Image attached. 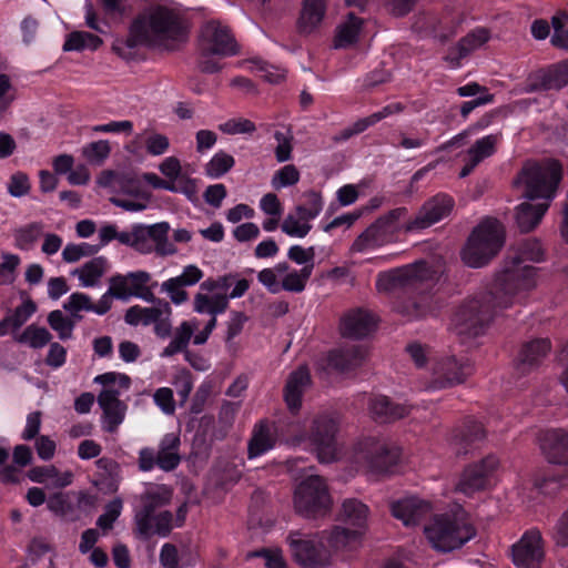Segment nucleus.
<instances>
[{"mask_svg":"<svg viewBox=\"0 0 568 568\" xmlns=\"http://www.w3.org/2000/svg\"><path fill=\"white\" fill-rule=\"evenodd\" d=\"M531 286H484V290L467 298L454 314L453 323L458 335L477 337L484 335L499 312L511 306Z\"/></svg>","mask_w":568,"mask_h":568,"instance_id":"f257e3e1","label":"nucleus"},{"mask_svg":"<svg viewBox=\"0 0 568 568\" xmlns=\"http://www.w3.org/2000/svg\"><path fill=\"white\" fill-rule=\"evenodd\" d=\"M170 230V223L165 221L153 224L135 223L125 231H119L116 225L105 223L99 229L98 236L100 247L116 240L140 254L155 253L158 256L164 257L175 255L179 251L169 239Z\"/></svg>","mask_w":568,"mask_h":568,"instance_id":"f03ea898","label":"nucleus"},{"mask_svg":"<svg viewBox=\"0 0 568 568\" xmlns=\"http://www.w3.org/2000/svg\"><path fill=\"white\" fill-rule=\"evenodd\" d=\"M377 286L378 293L392 304L394 312L408 321L435 315L445 305L448 286Z\"/></svg>","mask_w":568,"mask_h":568,"instance_id":"7ed1b4c3","label":"nucleus"},{"mask_svg":"<svg viewBox=\"0 0 568 568\" xmlns=\"http://www.w3.org/2000/svg\"><path fill=\"white\" fill-rule=\"evenodd\" d=\"M561 178L562 168L558 161H529L514 180V186L524 199L547 202L550 205L556 197Z\"/></svg>","mask_w":568,"mask_h":568,"instance_id":"20e7f679","label":"nucleus"},{"mask_svg":"<svg viewBox=\"0 0 568 568\" xmlns=\"http://www.w3.org/2000/svg\"><path fill=\"white\" fill-rule=\"evenodd\" d=\"M152 43L180 42L186 38L187 28L180 9L168 1L150 3L136 18Z\"/></svg>","mask_w":568,"mask_h":568,"instance_id":"39448f33","label":"nucleus"},{"mask_svg":"<svg viewBox=\"0 0 568 568\" xmlns=\"http://www.w3.org/2000/svg\"><path fill=\"white\" fill-rule=\"evenodd\" d=\"M506 230L494 217L484 219L470 233L462 250L463 262L474 268L487 265L504 247Z\"/></svg>","mask_w":568,"mask_h":568,"instance_id":"423d86ee","label":"nucleus"},{"mask_svg":"<svg viewBox=\"0 0 568 568\" xmlns=\"http://www.w3.org/2000/svg\"><path fill=\"white\" fill-rule=\"evenodd\" d=\"M424 531L432 547L442 552L459 549L476 536L464 514L436 515Z\"/></svg>","mask_w":568,"mask_h":568,"instance_id":"0eeeda50","label":"nucleus"},{"mask_svg":"<svg viewBox=\"0 0 568 568\" xmlns=\"http://www.w3.org/2000/svg\"><path fill=\"white\" fill-rule=\"evenodd\" d=\"M368 507L356 498L345 499L341 516L354 528L335 526L327 535L329 547L335 550L353 548L359 542L367 523Z\"/></svg>","mask_w":568,"mask_h":568,"instance_id":"6e6552de","label":"nucleus"},{"mask_svg":"<svg viewBox=\"0 0 568 568\" xmlns=\"http://www.w3.org/2000/svg\"><path fill=\"white\" fill-rule=\"evenodd\" d=\"M168 497L159 493L146 494L142 499V507L135 514L138 534L148 539L156 534L162 537L169 536L173 525V515L169 510L155 511L168 503Z\"/></svg>","mask_w":568,"mask_h":568,"instance_id":"1a4fd4ad","label":"nucleus"},{"mask_svg":"<svg viewBox=\"0 0 568 568\" xmlns=\"http://www.w3.org/2000/svg\"><path fill=\"white\" fill-rule=\"evenodd\" d=\"M332 499L325 480L313 475L302 480L294 491V507L306 518L324 516L331 508Z\"/></svg>","mask_w":568,"mask_h":568,"instance_id":"9d476101","label":"nucleus"},{"mask_svg":"<svg viewBox=\"0 0 568 568\" xmlns=\"http://www.w3.org/2000/svg\"><path fill=\"white\" fill-rule=\"evenodd\" d=\"M355 457L373 474H386L395 467L400 457L397 446L376 437H365L355 446Z\"/></svg>","mask_w":568,"mask_h":568,"instance_id":"9b49d317","label":"nucleus"},{"mask_svg":"<svg viewBox=\"0 0 568 568\" xmlns=\"http://www.w3.org/2000/svg\"><path fill=\"white\" fill-rule=\"evenodd\" d=\"M544 252L538 241L524 243L518 256L505 258L497 272V281L499 284H511L532 278L535 268L525 262H539Z\"/></svg>","mask_w":568,"mask_h":568,"instance_id":"f8f14e48","label":"nucleus"},{"mask_svg":"<svg viewBox=\"0 0 568 568\" xmlns=\"http://www.w3.org/2000/svg\"><path fill=\"white\" fill-rule=\"evenodd\" d=\"M199 47L204 57H231L239 53V44L226 24L211 20L203 24Z\"/></svg>","mask_w":568,"mask_h":568,"instance_id":"ddd939ff","label":"nucleus"},{"mask_svg":"<svg viewBox=\"0 0 568 568\" xmlns=\"http://www.w3.org/2000/svg\"><path fill=\"white\" fill-rule=\"evenodd\" d=\"M498 467L499 459L495 455H488L479 462L469 464L460 475L457 491L473 496L477 491L491 488Z\"/></svg>","mask_w":568,"mask_h":568,"instance_id":"4468645a","label":"nucleus"},{"mask_svg":"<svg viewBox=\"0 0 568 568\" xmlns=\"http://www.w3.org/2000/svg\"><path fill=\"white\" fill-rule=\"evenodd\" d=\"M338 429V419L329 414H320L313 419L308 439L322 463L335 459Z\"/></svg>","mask_w":568,"mask_h":568,"instance_id":"2eb2a0df","label":"nucleus"},{"mask_svg":"<svg viewBox=\"0 0 568 568\" xmlns=\"http://www.w3.org/2000/svg\"><path fill=\"white\" fill-rule=\"evenodd\" d=\"M473 373V363L466 355H445L433 365V387L447 388L463 383Z\"/></svg>","mask_w":568,"mask_h":568,"instance_id":"dca6fc26","label":"nucleus"},{"mask_svg":"<svg viewBox=\"0 0 568 568\" xmlns=\"http://www.w3.org/2000/svg\"><path fill=\"white\" fill-rule=\"evenodd\" d=\"M286 542L296 564L303 567H316L325 564L326 556L321 542L301 530H291Z\"/></svg>","mask_w":568,"mask_h":568,"instance_id":"f3484780","label":"nucleus"},{"mask_svg":"<svg viewBox=\"0 0 568 568\" xmlns=\"http://www.w3.org/2000/svg\"><path fill=\"white\" fill-rule=\"evenodd\" d=\"M544 557L542 537L538 529L525 531L511 546V558L517 568H541Z\"/></svg>","mask_w":568,"mask_h":568,"instance_id":"a211bd4d","label":"nucleus"},{"mask_svg":"<svg viewBox=\"0 0 568 568\" xmlns=\"http://www.w3.org/2000/svg\"><path fill=\"white\" fill-rule=\"evenodd\" d=\"M454 207V200L447 194H437L429 199L417 215L404 226L405 232H417L427 229L448 216Z\"/></svg>","mask_w":568,"mask_h":568,"instance_id":"6ab92c4d","label":"nucleus"},{"mask_svg":"<svg viewBox=\"0 0 568 568\" xmlns=\"http://www.w3.org/2000/svg\"><path fill=\"white\" fill-rule=\"evenodd\" d=\"M377 324L378 318L374 313L363 307H356L342 316L339 332L345 338L359 341L375 332Z\"/></svg>","mask_w":568,"mask_h":568,"instance_id":"aec40b11","label":"nucleus"},{"mask_svg":"<svg viewBox=\"0 0 568 568\" xmlns=\"http://www.w3.org/2000/svg\"><path fill=\"white\" fill-rule=\"evenodd\" d=\"M364 355L363 347L358 345L334 348L320 361L318 366L327 373H344L359 366L364 359Z\"/></svg>","mask_w":568,"mask_h":568,"instance_id":"412c9836","label":"nucleus"},{"mask_svg":"<svg viewBox=\"0 0 568 568\" xmlns=\"http://www.w3.org/2000/svg\"><path fill=\"white\" fill-rule=\"evenodd\" d=\"M432 280V272L427 263L422 261L381 272L376 284H417Z\"/></svg>","mask_w":568,"mask_h":568,"instance_id":"4be33fe9","label":"nucleus"},{"mask_svg":"<svg viewBox=\"0 0 568 568\" xmlns=\"http://www.w3.org/2000/svg\"><path fill=\"white\" fill-rule=\"evenodd\" d=\"M312 385V377L307 366H300L293 371L285 383L283 398L292 414H297L302 407L305 390Z\"/></svg>","mask_w":568,"mask_h":568,"instance_id":"5701e85b","label":"nucleus"},{"mask_svg":"<svg viewBox=\"0 0 568 568\" xmlns=\"http://www.w3.org/2000/svg\"><path fill=\"white\" fill-rule=\"evenodd\" d=\"M369 412L377 423H394L409 415L410 406L394 402L386 395H374L369 399Z\"/></svg>","mask_w":568,"mask_h":568,"instance_id":"b1692460","label":"nucleus"},{"mask_svg":"<svg viewBox=\"0 0 568 568\" xmlns=\"http://www.w3.org/2000/svg\"><path fill=\"white\" fill-rule=\"evenodd\" d=\"M540 448L551 464H568V432L561 428L548 429L540 437Z\"/></svg>","mask_w":568,"mask_h":568,"instance_id":"393cba45","label":"nucleus"},{"mask_svg":"<svg viewBox=\"0 0 568 568\" xmlns=\"http://www.w3.org/2000/svg\"><path fill=\"white\" fill-rule=\"evenodd\" d=\"M490 39L489 31L485 28H478L465 36L456 47L452 48L445 57L449 68L457 69L462 60L473 51L484 47Z\"/></svg>","mask_w":568,"mask_h":568,"instance_id":"a878e982","label":"nucleus"},{"mask_svg":"<svg viewBox=\"0 0 568 568\" xmlns=\"http://www.w3.org/2000/svg\"><path fill=\"white\" fill-rule=\"evenodd\" d=\"M392 515L404 525H417L432 511V504L416 496H409L392 504Z\"/></svg>","mask_w":568,"mask_h":568,"instance_id":"bb28decb","label":"nucleus"},{"mask_svg":"<svg viewBox=\"0 0 568 568\" xmlns=\"http://www.w3.org/2000/svg\"><path fill=\"white\" fill-rule=\"evenodd\" d=\"M486 436L480 422L471 416L464 418L463 423L453 430L452 443L456 446L458 455H466L470 448L481 442Z\"/></svg>","mask_w":568,"mask_h":568,"instance_id":"cd10ccee","label":"nucleus"},{"mask_svg":"<svg viewBox=\"0 0 568 568\" xmlns=\"http://www.w3.org/2000/svg\"><path fill=\"white\" fill-rule=\"evenodd\" d=\"M501 140V133H491L478 139L466 152V163L459 176L466 178L485 159L495 154L497 145Z\"/></svg>","mask_w":568,"mask_h":568,"instance_id":"c85d7f7f","label":"nucleus"},{"mask_svg":"<svg viewBox=\"0 0 568 568\" xmlns=\"http://www.w3.org/2000/svg\"><path fill=\"white\" fill-rule=\"evenodd\" d=\"M152 44L145 33L142 20L134 19L126 38H118L112 44V50L124 60H133L138 55V49L142 45Z\"/></svg>","mask_w":568,"mask_h":568,"instance_id":"c756f323","label":"nucleus"},{"mask_svg":"<svg viewBox=\"0 0 568 568\" xmlns=\"http://www.w3.org/2000/svg\"><path fill=\"white\" fill-rule=\"evenodd\" d=\"M551 349L548 338H535L523 344L516 359V368L520 374H527L537 367Z\"/></svg>","mask_w":568,"mask_h":568,"instance_id":"7c9ffc66","label":"nucleus"},{"mask_svg":"<svg viewBox=\"0 0 568 568\" xmlns=\"http://www.w3.org/2000/svg\"><path fill=\"white\" fill-rule=\"evenodd\" d=\"M99 184L110 187L115 195L139 197L148 194L143 190L141 181L131 173L106 172L99 179Z\"/></svg>","mask_w":568,"mask_h":568,"instance_id":"2f4dec72","label":"nucleus"},{"mask_svg":"<svg viewBox=\"0 0 568 568\" xmlns=\"http://www.w3.org/2000/svg\"><path fill=\"white\" fill-rule=\"evenodd\" d=\"M568 84V59L540 70L535 74L531 90L558 91Z\"/></svg>","mask_w":568,"mask_h":568,"instance_id":"473e14b6","label":"nucleus"},{"mask_svg":"<svg viewBox=\"0 0 568 568\" xmlns=\"http://www.w3.org/2000/svg\"><path fill=\"white\" fill-rule=\"evenodd\" d=\"M171 306L165 300H159L158 304L152 307H142L140 305H133L129 307L124 315L126 324L138 326L142 324L149 326L154 324L159 317L163 315L171 316Z\"/></svg>","mask_w":568,"mask_h":568,"instance_id":"72a5a7b5","label":"nucleus"},{"mask_svg":"<svg viewBox=\"0 0 568 568\" xmlns=\"http://www.w3.org/2000/svg\"><path fill=\"white\" fill-rule=\"evenodd\" d=\"M326 12L325 0H303L297 20L298 31L303 34L315 32L322 24Z\"/></svg>","mask_w":568,"mask_h":568,"instance_id":"f704fd0d","label":"nucleus"},{"mask_svg":"<svg viewBox=\"0 0 568 568\" xmlns=\"http://www.w3.org/2000/svg\"><path fill=\"white\" fill-rule=\"evenodd\" d=\"M276 438L273 436L267 422L262 420L255 425L248 442L247 456L250 459L260 457L273 449Z\"/></svg>","mask_w":568,"mask_h":568,"instance_id":"c9c22d12","label":"nucleus"},{"mask_svg":"<svg viewBox=\"0 0 568 568\" xmlns=\"http://www.w3.org/2000/svg\"><path fill=\"white\" fill-rule=\"evenodd\" d=\"M549 209L547 202L531 204L524 202L516 207V223L521 232H530L541 221Z\"/></svg>","mask_w":568,"mask_h":568,"instance_id":"e433bc0d","label":"nucleus"},{"mask_svg":"<svg viewBox=\"0 0 568 568\" xmlns=\"http://www.w3.org/2000/svg\"><path fill=\"white\" fill-rule=\"evenodd\" d=\"M362 27L363 20L349 13L346 20L336 28L334 47L343 49L355 44L362 32Z\"/></svg>","mask_w":568,"mask_h":568,"instance_id":"4c0bfd02","label":"nucleus"},{"mask_svg":"<svg viewBox=\"0 0 568 568\" xmlns=\"http://www.w3.org/2000/svg\"><path fill=\"white\" fill-rule=\"evenodd\" d=\"M110 263L104 256H97L78 267L73 274L78 275L81 284H98L109 271Z\"/></svg>","mask_w":568,"mask_h":568,"instance_id":"58836bf2","label":"nucleus"},{"mask_svg":"<svg viewBox=\"0 0 568 568\" xmlns=\"http://www.w3.org/2000/svg\"><path fill=\"white\" fill-rule=\"evenodd\" d=\"M388 242L387 233L376 223L367 227L352 244L354 252H369Z\"/></svg>","mask_w":568,"mask_h":568,"instance_id":"ea45409f","label":"nucleus"},{"mask_svg":"<svg viewBox=\"0 0 568 568\" xmlns=\"http://www.w3.org/2000/svg\"><path fill=\"white\" fill-rule=\"evenodd\" d=\"M312 219L306 214L297 212L295 207L294 212L288 213L282 222L281 229L290 237L303 239L312 230Z\"/></svg>","mask_w":568,"mask_h":568,"instance_id":"a19ab883","label":"nucleus"},{"mask_svg":"<svg viewBox=\"0 0 568 568\" xmlns=\"http://www.w3.org/2000/svg\"><path fill=\"white\" fill-rule=\"evenodd\" d=\"M103 41L100 37L85 31H73L65 38L64 51H95L102 45Z\"/></svg>","mask_w":568,"mask_h":568,"instance_id":"79ce46f5","label":"nucleus"},{"mask_svg":"<svg viewBox=\"0 0 568 568\" xmlns=\"http://www.w3.org/2000/svg\"><path fill=\"white\" fill-rule=\"evenodd\" d=\"M194 333V326L187 322L184 321L181 323V325L176 328L174 337L169 343V345L162 351L161 356L162 357H172L178 353H184L187 351V345L193 336Z\"/></svg>","mask_w":568,"mask_h":568,"instance_id":"37998d69","label":"nucleus"},{"mask_svg":"<svg viewBox=\"0 0 568 568\" xmlns=\"http://www.w3.org/2000/svg\"><path fill=\"white\" fill-rule=\"evenodd\" d=\"M403 109L399 103L388 104V105L384 106L381 111H377L366 118L359 119L356 122H354L353 125L348 129L346 136L362 133L369 126L379 122L381 120H383L394 113H399Z\"/></svg>","mask_w":568,"mask_h":568,"instance_id":"c03bdc74","label":"nucleus"},{"mask_svg":"<svg viewBox=\"0 0 568 568\" xmlns=\"http://www.w3.org/2000/svg\"><path fill=\"white\" fill-rule=\"evenodd\" d=\"M243 64L270 83H278L286 75L283 68L271 65L261 59H250L244 61Z\"/></svg>","mask_w":568,"mask_h":568,"instance_id":"a18cd8bd","label":"nucleus"},{"mask_svg":"<svg viewBox=\"0 0 568 568\" xmlns=\"http://www.w3.org/2000/svg\"><path fill=\"white\" fill-rule=\"evenodd\" d=\"M235 164L234 158L224 152H216L205 164V174L211 179H219L225 175Z\"/></svg>","mask_w":568,"mask_h":568,"instance_id":"49530a36","label":"nucleus"},{"mask_svg":"<svg viewBox=\"0 0 568 568\" xmlns=\"http://www.w3.org/2000/svg\"><path fill=\"white\" fill-rule=\"evenodd\" d=\"M52 335L45 327L31 324L17 337V342L28 344L30 347L39 349L49 344Z\"/></svg>","mask_w":568,"mask_h":568,"instance_id":"de8ad7c7","label":"nucleus"},{"mask_svg":"<svg viewBox=\"0 0 568 568\" xmlns=\"http://www.w3.org/2000/svg\"><path fill=\"white\" fill-rule=\"evenodd\" d=\"M567 478L561 473L547 470L538 475L535 479L536 488L544 495H552L566 485Z\"/></svg>","mask_w":568,"mask_h":568,"instance_id":"09e8293b","label":"nucleus"},{"mask_svg":"<svg viewBox=\"0 0 568 568\" xmlns=\"http://www.w3.org/2000/svg\"><path fill=\"white\" fill-rule=\"evenodd\" d=\"M48 324L58 333L61 341L70 339L75 326L74 321L65 316L60 310H54L49 313Z\"/></svg>","mask_w":568,"mask_h":568,"instance_id":"8fccbe9b","label":"nucleus"},{"mask_svg":"<svg viewBox=\"0 0 568 568\" xmlns=\"http://www.w3.org/2000/svg\"><path fill=\"white\" fill-rule=\"evenodd\" d=\"M110 153L111 146L106 140L90 142L82 148V156L92 164H102Z\"/></svg>","mask_w":568,"mask_h":568,"instance_id":"3c124183","label":"nucleus"},{"mask_svg":"<svg viewBox=\"0 0 568 568\" xmlns=\"http://www.w3.org/2000/svg\"><path fill=\"white\" fill-rule=\"evenodd\" d=\"M300 181V172L293 164H286L274 173L271 180L273 189L281 190L295 185Z\"/></svg>","mask_w":568,"mask_h":568,"instance_id":"603ef678","label":"nucleus"},{"mask_svg":"<svg viewBox=\"0 0 568 568\" xmlns=\"http://www.w3.org/2000/svg\"><path fill=\"white\" fill-rule=\"evenodd\" d=\"M20 295L22 304L14 310L13 314L9 315L13 321V328L21 327L37 311L36 303L26 291H20Z\"/></svg>","mask_w":568,"mask_h":568,"instance_id":"864d4df0","label":"nucleus"},{"mask_svg":"<svg viewBox=\"0 0 568 568\" xmlns=\"http://www.w3.org/2000/svg\"><path fill=\"white\" fill-rule=\"evenodd\" d=\"M287 256L298 265H304L303 272L308 276L314 265L315 252L313 247L304 248L301 245H293L288 248Z\"/></svg>","mask_w":568,"mask_h":568,"instance_id":"5fc2aeb1","label":"nucleus"},{"mask_svg":"<svg viewBox=\"0 0 568 568\" xmlns=\"http://www.w3.org/2000/svg\"><path fill=\"white\" fill-rule=\"evenodd\" d=\"M150 196L149 194H143L142 196H122V195H113L110 197V202L123 209L128 212H141L148 207Z\"/></svg>","mask_w":568,"mask_h":568,"instance_id":"6e6d98bb","label":"nucleus"},{"mask_svg":"<svg viewBox=\"0 0 568 568\" xmlns=\"http://www.w3.org/2000/svg\"><path fill=\"white\" fill-rule=\"evenodd\" d=\"M7 191L12 197H23L31 191L29 176L21 171L13 173L7 184Z\"/></svg>","mask_w":568,"mask_h":568,"instance_id":"4d7b16f0","label":"nucleus"},{"mask_svg":"<svg viewBox=\"0 0 568 568\" xmlns=\"http://www.w3.org/2000/svg\"><path fill=\"white\" fill-rule=\"evenodd\" d=\"M122 500L115 498L106 504L104 513L99 516L97 526L103 530L112 529L114 521L120 517L122 511Z\"/></svg>","mask_w":568,"mask_h":568,"instance_id":"13d9d810","label":"nucleus"},{"mask_svg":"<svg viewBox=\"0 0 568 568\" xmlns=\"http://www.w3.org/2000/svg\"><path fill=\"white\" fill-rule=\"evenodd\" d=\"M407 215V209L406 207H397L392 210L389 213H387L385 216L381 217L376 224L379 225L381 229H383L386 233H393L395 231L404 230L407 222L403 225H399L398 222L400 220H404Z\"/></svg>","mask_w":568,"mask_h":568,"instance_id":"bf43d9fd","label":"nucleus"},{"mask_svg":"<svg viewBox=\"0 0 568 568\" xmlns=\"http://www.w3.org/2000/svg\"><path fill=\"white\" fill-rule=\"evenodd\" d=\"M220 131L225 134L235 135V134H246L253 133L256 130L255 124L244 118H233L227 121L221 123L219 125Z\"/></svg>","mask_w":568,"mask_h":568,"instance_id":"052dcab7","label":"nucleus"},{"mask_svg":"<svg viewBox=\"0 0 568 568\" xmlns=\"http://www.w3.org/2000/svg\"><path fill=\"white\" fill-rule=\"evenodd\" d=\"M126 405L121 402L119 406H111L103 409V428L109 433H114L124 420Z\"/></svg>","mask_w":568,"mask_h":568,"instance_id":"680f3d73","label":"nucleus"},{"mask_svg":"<svg viewBox=\"0 0 568 568\" xmlns=\"http://www.w3.org/2000/svg\"><path fill=\"white\" fill-rule=\"evenodd\" d=\"M405 352L417 368H424L429 359V347L419 342H410L406 345Z\"/></svg>","mask_w":568,"mask_h":568,"instance_id":"e2e57ef3","label":"nucleus"},{"mask_svg":"<svg viewBox=\"0 0 568 568\" xmlns=\"http://www.w3.org/2000/svg\"><path fill=\"white\" fill-rule=\"evenodd\" d=\"M20 257L16 254H2V262L0 263V284H6L14 281V274Z\"/></svg>","mask_w":568,"mask_h":568,"instance_id":"0e129e2a","label":"nucleus"},{"mask_svg":"<svg viewBox=\"0 0 568 568\" xmlns=\"http://www.w3.org/2000/svg\"><path fill=\"white\" fill-rule=\"evenodd\" d=\"M306 205H298L297 212L306 214L312 220L316 219L323 210V199L318 192L310 191L305 194Z\"/></svg>","mask_w":568,"mask_h":568,"instance_id":"69168bd1","label":"nucleus"},{"mask_svg":"<svg viewBox=\"0 0 568 568\" xmlns=\"http://www.w3.org/2000/svg\"><path fill=\"white\" fill-rule=\"evenodd\" d=\"M154 403L160 409L166 414L172 415L175 412V402L173 390L169 387H160L153 395Z\"/></svg>","mask_w":568,"mask_h":568,"instance_id":"338daca9","label":"nucleus"},{"mask_svg":"<svg viewBox=\"0 0 568 568\" xmlns=\"http://www.w3.org/2000/svg\"><path fill=\"white\" fill-rule=\"evenodd\" d=\"M160 564L163 568H181L179 551L175 545L166 542L162 546Z\"/></svg>","mask_w":568,"mask_h":568,"instance_id":"774afa93","label":"nucleus"}]
</instances>
